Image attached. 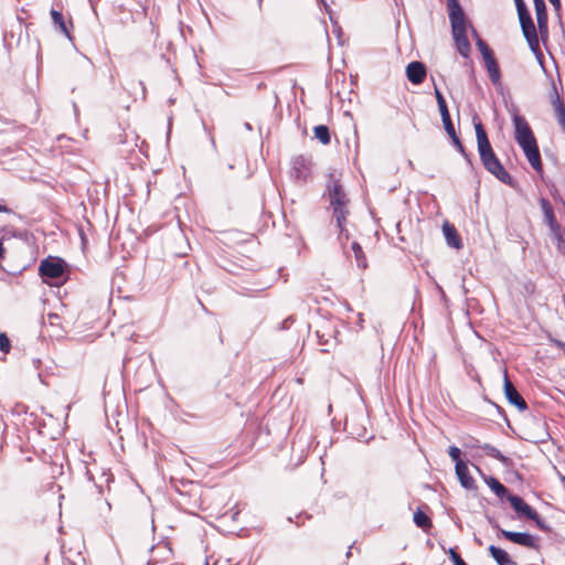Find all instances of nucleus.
I'll return each mask as SVG.
<instances>
[{"instance_id": "2", "label": "nucleus", "mask_w": 565, "mask_h": 565, "mask_svg": "<svg viewBox=\"0 0 565 565\" xmlns=\"http://www.w3.org/2000/svg\"><path fill=\"white\" fill-rule=\"evenodd\" d=\"M478 152L484 169L501 182L511 185L512 178L494 153L487 132L480 121L475 124Z\"/></svg>"}, {"instance_id": "40", "label": "nucleus", "mask_w": 565, "mask_h": 565, "mask_svg": "<svg viewBox=\"0 0 565 565\" xmlns=\"http://www.w3.org/2000/svg\"><path fill=\"white\" fill-rule=\"evenodd\" d=\"M562 481H563V482H564V484H565V476L562 478Z\"/></svg>"}, {"instance_id": "25", "label": "nucleus", "mask_w": 565, "mask_h": 565, "mask_svg": "<svg viewBox=\"0 0 565 565\" xmlns=\"http://www.w3.org/2000/svg\"><path fill=\"white\" fill-rule=\"evenodd\" d=\"M352 250L354 253V258L356 262L358 267L364 269L366 268V257L362 250V247L359 245V243L354 242L352 243Z\"/></svg>"}, {"instance_id": "26", "label": "nucleus", "mask_w": 565, "mask_h": 565, "mask_svg": "<svg viewBox=\"0 0 565 565\" xmlns=\"http://www.w3.org/2000/svg\"><path fill=\"white\" fill-rule=\"evenodd\" d=\"M435 97L437 100V105H438L441 118L449 116V110H448L446 100L437 86H435Z\"/></svg>"}, {"instance_id": "4", "label": "nucleus", "mask_w": 565, "mask_h": 565, "mask_svg": "<svg viewBox=\"0 0 565 565\" xmlns=\"http://www.w3.org/2000/svg\"><path fill=\"white\" fill-rule=\"evenodd\" d=\"M448 8L456 47L462 57H468L471 51V46L467 38L465 13L456 0H449Z\"/></svg>"}, {"instance_id": "20", "label": "nucleus", "mask_w": 565, "mask_h": 565, "mask_svg": "<svg viewBox=\"0 0 565 565\" xmlns=\"http://www.w3.org/2000/svg\"><path fill=\"white\" fill-rule=\"evenodd\" d=\"M540 31L547 30V14L544 0H533Z\"/></svg>"}, {"instance_id": "36", "label": "nucleus", "mask_w": 565, "mask_h": 565, "mask_svg": "<svg viewBox=\"0 0 565 565\" xmlns=\"http://www.w3.org/2000/svg\"><path fill=\"white\" fill-rule=\"evenodd\" d=\"M468 446H470V447H478L480 445H479V441L477 439H471V443Z\"/></svg>"}, {"instance_id": "5", "label": "nucleus", "mask_w": 565, "mask_h": 565, "mask_svg": "<svg viewBox=\"0 0 565 565\" xmlns=\"http://www.w3.org/2000/svg\"><path fill=\"white\" fill-rule=\"evenodd\" d=\"M514 2L523 35L526 39L530 47L535 51L539 49V38L533 20L523 0H514Z\"/></svg>"}, {"instance_id": "9", "label": "nucleus", "mask_w": 565, "mask_h": 565, "mask_svg": "<svg viewBox=\"0 0 565 565\" xmlns=\"http://www.w3.org/2000/svg\"><path fill=\"white\" fill-rule=\"evenodd\" d=\"M63 265L58 259H44L40 265V274L47 278H60L63 275Z\"/></svg>"}, {"instance_id": "28", "label": "nucleus", "mask_w": 565, "mask_h": 565, "mask_svg": "<svg viewBox=\"0 0 565 565\" xmlns=\"http://www.w3.org/2000/svg\"><path fill=\"white\" fill-rule=\"evenodd\" d=\"M448 455L452 459V461H455V463H456L455 466H458V463H460V462H465L461 459V450L456 446L449 447Z\"/></svg>"}, {"instance_id": "18", "label": "nucleus", "mask_w": 565, "mask_h": 565, "mask_svg": "<svg viewBox=\"0 0 565 565\" xmlns=\"http://www.w3.org/2000/svg\"><path fill=\"white\" fill-rule=\"evenodd\" d=\"M51 18L55 29L62 34H64L67 39H71V32L68 26H72V22L66 23L63 14L55 9L51 10Z\"/></svg>"}, {"instance_id": "23", "label": "nucleus", "mask_w": 565, "mask_h": 565, "mask_svg": "<svg viewBox=\"0 0 565 565\" xmlns=\"http://www.w3.org/2000/svg\"><path fill=\"white\" fill-rule=\"evenodd\" d=\"M414 523L423 530H427L431 526L429 516L420 509L414 513Z\"/></svg>"}, {"instance_id": "10", "label": "nucleus", "mask_w": 565, "mask_h": 565, "mask_svg": "<svg viewBox=\"0 0 565 565\" xmlns=\"http://www.w3.org/2000/svg\"><path fill=\"white\" fill-rule=\"evenodd\" d=\"M507 500L510 502L511 507L519 514V516H524L526 519L535 516V510L529 505L521 497L516 494H508Z\"/></svg>"}, {"instance_id": "16", "label": "nucleus", "mask_w": 565, "mask_h": 565, "mask_svg": "<svg viewBox=\"0 0 565 565\" xmlns=\"http://www.w3.org/2000/svg\"><path fill=\"white\" fill-rule=\"evenodd\" d=\"M443 233L448 246L456 249H460L462 247V241L452 224L445 222L443 224Z\"/></svg>"}, {"instance_id": "1", "label": "nucleus", "mask_w": 565, "mask_h": 565, "mask_svg": "<svg viewBox=\"0 0 565 565\" xmlns=\"http://www.w3.org/2000/svg\"><path fill=\"white\" fill-rule=\"evenodd\" d=\"M512 122L514 126V138L518 145L522 148L531 167L535 171L541 172V154L530 125L516 110L512 114Z\"/></svg>"}, {"instance_id": "39", "label": "nucleus", "mask_w": 565, "mask_h": 565, "mask_svg": "<svg viewBox=\"0 0 565 565\" xmlns=\"http://www.w3.org/2000/svg\"><path fill=\"white\" fill-rule=\"evenodd\" d=\"M351 548H352V547L350 546V547H349V551H348V552H347V554H345V556H347V557H350V556H351Z\"/></svg>"}, {"instance_id": "31", "label": "nucleus", "mask_w": 565, "mask_h": 565, "mask_svg": "<svg viewBox=\"0 0 565 565\" xmlns=\"http://www.w3.org/2000/svg\"><path fill=\"white\" fill-rule=\"evenodd\" d=\"M529 520H532L535 522L536 526L544 531V532H550L551 531V527L546 524V522L539 515V513L535 511V516L534 518H529Z\"/></svg>"}, {"instance_id": "6", "label": "nucleus", "mask_w": 565, "mask_h": 565, "mask_svg": "<svg viewBox=\"0 0 565 565\" xmlns=\"http://www.w3.org/2000/svg\"><path fill=\"white\" fill-rule=\"evenodd\" d=\"M312 170V160L310 157L299 154L291 161L290 175L297 181L306 182Z\"/></svg>"}, {"instance_id": "21", "label": "nucleus", "mask_w": 565, "mask_h": 565, "mask_svg": "<svg viewBox=\"0 0 565 565\" xmlns=\"http://www.w3.org/2000/svg\"><path fill=\"white\" fill-rule=\"evenodd\" d=\"M489 552L498 565H515V563L511 559L510 555L502 548L490 545Z\"/></svg>"}, {"instance_id": "38", "label": "nucleus", "mask_w": 565, "mask_h": 565, "mask_svg": "<svg viewBox=\"0 0 565 565\" xmlns=\"http://www.w3.org/2000/svg\"><path fill=\"white\" fill-rule=\"evenodd\" d=\"M0 212H8V209L6 206L0 205Z\"/></svg>"}, {"instance_id": "15", "label": "nucleus", "mask_w": 565, "mask_h": 565, "mask_svg": "<svg viewBox=\"0 0 565 565\" xmlns=\"http://www.w3.org/2000/svg\"><path fill=\"white\" fill-rule=\"evenodd\" d=\"M477 471L481 475L484 482L488 484V487L499 497V498H508L509 491L505 486H503L497 478L492 476H487L482 472V470L475 466Z\"/></svg>"}, {"instance_id": "19", "label": "nucleus", "mask_w": 565, "mask_h": 565, "mask_svg": "<svg viewBox=\"0 0 565 565\" xmlns=\"http://www.w3.org/2000/svg\"><path fill=\"white\" fill-rule=\"evenodd\" d=\"M478 448H481L487 456L499 460L505 467H509L512 463V460L510 458L504 456L498 448L490 444H483L481 446H478Z\"/></svg>"}, {"instance_id": "35", "label": "nucleus", "mask_w": 565, "mask_h": 565, "mask_svg": "<svg viewBox=\"0 0 565 565\" xmlns=\"http://www.w3.org/2000/svg\"><path fill=\"white\" fill-rule=\"evenodd\" d=\"M556 9H558L561 7V1L559 0H548Z\"/></svg>"}, {"instance_id": "33", "label": "nucleus", "mask_w": 565, "mask_h": 565, "mask_svg": "<svg viewBox=\"0 0 565 565\" xmlns=\"http://www.w3.org/2000/svg\"><path fill=\"white\" fill-rule=\"evenodd\" d=\"M451 140H452V143L455 145V147L462 153V154H466L465 153V148L462 146V143L460 142L459 138L457 137V135L455 137H450Z\"/></svg>"}, {"instance_id": "34", "label": "nucleus", "mask_w": 565, "mask_h": 565, "mask_svg": "<svg viewBox=\"0 0 565 565\" xmlns=\"http://www.w3.org/2000/svg\"><path fill=\"white\" fill-rule=\"evenodd\" d=\"M294 322V318L292 317H288L287 319L284 320V322L281 323V328L282 329H288L289 326Z\"/></svg>"}, {"instance_id": "11", "label": "nucleus", "mask_w": 565, "mask_h": 565, "mask_svg": "<svg viewBox=\"0 0 565 565\" xmlns=\"http://www.w3.org/2000/svg\"><path fill=\"white\" fill-rule=\"evenodd\" d=\"M34 367L38 370V376L41 382L44 383V376L47 374H53L54 369H56V364L53 361L51 355H42V358L33 359L32 361Z\"/></svg>"}, {"instance_id": "13", "label": "nucleus", "mask_w": 565, "mask_h": 565, "mask_svg": "<svg viewBox=\"0 0 565 565\" xmlns=\"http://www.w3.org/2000/svg\"><path fill=\"white\" fill-rule=\"evenodd\" d=\"M483 61H484V65H486L487 72L489 74L491 83L494 86H501L502 83H501L500 67H499V64H498L493 53L483 57Z\"/></svg>"}, {"instance_id": "29", "label": "nucleus", "mask_w": 565, "mask_h": 565, "mask_svg": "<svg viewBox=\"0 0 565 565\" xmlns=\"http://www.w3.org/2000/svg\"><path fill=\"white\" fill-rule=\"evenodd\" d=\"M441 120H443L445 130L449 135V137H455L457 134H456L455 127L451 122L450 115L443 117Z\"/></svg>"}, {"instance_id": "37", "label": "nucleus", "mask_w": 565, "mask_h": 565, "mask_svg": "<svg viewBox=\"0 0 565 565\" xmlns=\"http://www.w3.org/2000/svg\"><path fill=\"white\" fill-rule=\"evenodd\" d=\"M244 127L249 131L253 130V127L249 122H245Z\"/></svg>"}, {"instance_id": "24", "label": "nucleus", "mask_w": 565, "mask_h": 565, "mask_svg": "<svg viewBox=\"0 0 565 565\" xmlns=\"http://www.w3.org/2000/svg\"><path fill=\"white\" fill-rule=\"evenodd\" d=\"M315 137L322 143V145H329L330 143V132L329 128L324 125H319L315 127Z\"/></svg>"}, {"instance_id": "8", "label": "nucleus", "mask_w": 565, "mask_h": 565, "mask_svg": "<svg viewBox=\"0 0 565 565\" xmlns=\"http://www.w3.org/2000/svg\"><path fill=\"white\" fill-rule=\"evenodd\" d=\"M503 388L505 397L511 405H514L519 411H525L527 408L526 402L509 380L507 371H504Z\"/></svg>"}, {"instance_id": "22", "label": "nucleus", "mask_w": 565, "mask_h": 565, "mask_svg": "<svg viewBox=\"0 0 565 565\" xmlns=\"http://www.w3.org/2000/svg\"><path fill=\"white\" fill-rule=\"evenodd\" d=\"M552 104L554 106V110L556 114L557 122L562 127L563 131L565 132V105L561 100L557 92L555 90V96L552 99Z\"/></svg>"}, {"instance_id": "14", "label": "nucleus", "mask_w": 565, "mask_h": 565, "mask_svg": "<svg viewBox=\"0 0 565 565\" xmlns=\"http://www.w3.org/2000/svg\"><path fill=\"white\" fill-rule=\"evenodd\" d=\"M455 471H456V475H457L458 480L462 488H465L467 490H475L477 488L476 481L470 476L469 469H468V466L466 462H460V463H458V466H455Z\"/></svg>"}, {"instance_id": "30", "label": "nucleus", "mask_w": 565, "mask_h": 565, "mask_svg": "<svg viewBox=\"0 0 565 565\" xmlns=\"http://www.w3.org/2000/svg\"><path fill=\"white\" fill-rule=\"evenodd\" d=\"M11 350V343L6 333H0V351L2 353H9Z\"/></svg>"}, {"instance_id": "17", "label": "nucleus", "mask_w": 565, "mask_h": 565, "mask_svg": "<svg viewBox=\"0 0 565 565\" xmlns=\"http://www.w3.org/2000/svg\"><path fill=\"white\" fill-rule=\"evenodd\" d=\"M540 205L542 207L545 221H546L547 225L550 226V228L553 232L558 231L559 230V225H558V223H557V221L555 218L553 207H552L551 203L548 202V200L542 198L540 200Z\"/></svg>"}, {"instance_id": "41", "label": "nucleus", "mask_w": 565, "mask_h": 565, "mask_svg": "<svg viewBox=\"0 0 565 565\" xmlns=\"http://www.w3.org/2000/svg\"><path fill=\"white\" fill-rule=\"evenodd\" d=\"M205 565H209V563H207V562H205Z\"/></svg>"}, {"instance_id": "27", "label": "nucleus", "mask_w": 565, "mask_h": 565, "mask_svg": "<svg viewBox=\"0 0 565 565\" xmlns=\"http://www.w3.org/2000/svg\"><path fill=\"white\" fill-rule=\"evenodd\" d=\"M473 35L477 39V46H478L482 57H486V56H488V55L493 53L490 50V47L488 46V44L478 35L477 31H475V30H473Z\"/></svg>"}, {"instance_id": "3", "label": "nucleus", "mask_w": 565, "mask_h": 565, "mask_svg": "<svg viewBox=\"0 0 565 565\" xmlns=\"http://www.w3.org/2000/svg\"><path fill=\"white\" fill-rule=\"evenodd\" d=\"M329 203L333 211V217L335 218L337 226L340 231L339 238L342 241L343 237L345 239L349 238V233L345 230L344 225L347 222V216L349 214V203L350 200L340 183L339 179H337L333 174L329 177L327 183V192H326Z\"/></svg>"}, {"instance_id": "7", "label": "nucleus", "mask_w": 565, "mask_h": 565, "mask_svg": "<svg viewBox=\"0 0 565 565\" xmlns=\"http://www.w3.org/2000/svg\"><path fill=\"white\" fill-rule=\"evenodd\" d=\"M499 533L505 540H508L514 544H518V545H521V546H524L527 548H533L536 551L540 547L537 544V537L533 536L532 534H530L527 532H513V531L499 529Z\"/></svg>"}, {"instance_id": "32", "label": "nucleus", "mask_w": 565, "mask_h": 565, "mask_svg": "<svg viewBox=\"0 0 565 565\" xmlns=\"http://www.w3.org/2000/svg\"><path fill=\"white\" fill-rule=\"evenodd\" d=\"M449 557L452 561L454 565H468L461 556L456 552L455 548H449Z\"/></svg>"}, {"instance_id": "12", "label": "nucleus", "mask_w": 565, "mask_h": 565, "mask_svg": "<svg viewBox=\"0 0 565 565\" xmlns=\"http://www.w3.org/2000/svg\"><path fill=\"white\" fill-rule=\"evenodd\" d=\"M406 75L411 83L422 84L426 77V67L422 62H412L406 67Z\"/></svg>"}]
</instances>
